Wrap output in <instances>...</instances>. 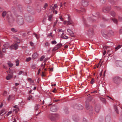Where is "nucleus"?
<instances>
[{
  "label": "nucleus",
  "instance_id": "nucleus-3",
  "mask_svg": "<svg viewBox=\"0 0 122 122\" xmlns=\"http://www.w3.org/2000/svg\"><path fill=\"white\" fill-rule=\"evenodd\" d=\"M94 19L93 20L91 18H89L87 19V20H86L85 19H84L83 20V21L84 22V24L85 27H89L90 25L89 24L92 23L93 21H94Z\"/></svg>",
  "mask_w": 122,
  "mask_h": 122
},
{
  "label": "nucleus",
  "instance_id": "nucleus-7",
  "mask_svg": "<svg viewBox=\"0 0 122 122\" xmlns=\"http://www.w3.org/2000/svg\"><path fill=\"white\" fill-rule=\"evenodd\" d=\"M94 32L92 28H90L88 30H86L85 31V33L88 35H92Z\"/></svg>",
  "mask_w": 122,
  "mask_h": 122
},
{
  "label": "nucleus",
  "instance_id": "nucleus-49",
  "mask_svg": "<svg viewBox=\"0 0 122 122\" xmlns=\"http://www.w3.org/2000/svg\"><path fill=\"white\" fill-rule=\"evenodd\" d=\"M7 92L5 91L3 93V95L4 96H6L7 95Z\"/></svg>",
  "mask_w": 122,
  "mask_h": 122
},
{
  "label": "nucleus",
  "instance_id": "nucleus-22",
  "mask_svg": "<svg viewBox=\"0 0 122 122\" xmlns=\"http://www.w3.org/2000/svg\"><path fill=\"white\" fill-rule=\"evenodd\" d=\"M110 116H107L106 117V122H109L110 120Z\"/></svg>",
  "mask_w": 122,
  "mask_h": 122
},
{
  "label": "nucleus",
  "instance_id": "nucleus-12",
  "mask_svg": "<svg viewBox=\"0 0 122 122\" xmlns=\"http://www.w3.org/2000/svg\"><path fill=\"white\" fill-rule=\"evenodd\" d=\"M58 107L56 106H53L50 109L51 111L55 112H56L58 110Z\"/></svg>",
  "mask_w": 122,
  "mask_h": 122
},
{
  "label": "nucleus",
  "instance_id": "nucleus-36",
  "mask_svg": "<svg viewBox=\"0 0 122 122\" xmlns=\"http://www.w3.org/2000/svg\"><path fill=\"white\" fill-rule=\"evenodd\" d=\"M45 58V56H42L40 58V60L41 61H42Z\"/></svg>",
  "mask_w": 122,
  "mask_h": 122
},
{
  "label": "nucleus",
  "instance_id": "nucleus-2",
  "mask_svg": "<svg viewBox=\"0 0 122 122\" xmlns=\"http://www.w3.org/2000/svg\"><path fill=\"white\" fill-rule=\"evenodd\" d=\"M114 32L112 30L109 31L107 33L106 32H103L102 33V36L106 38H108L114 35Z\"/></svg>",
  "mask_w": 122,
  "mask_h": 122
},
{
  "label": "nucleus",
  "instance_id": "nucleus-48",
  "mask_svg": "<svg viewBox=\"0 0 122 122\" xmlns=\"http://www.w3.org/2000/svg\"><path fill=\"white\" fill-rule=\"evenodd\" d=\"M70 35L72 37H74V33H73L72 31V32H71L70 34Z\"/></svg>",
  "mask_w": 122,
  "mask_h": 122
},
{
  "label": "nucleus",
  "instance_id": "nucleus-56",
  "mask_svg": "<svg viewBox=\"0 0 122 122\" xmlns=\"http://www.w3.org/2000/svg\"><path fill=\"white\" fill-rule=\"evenodd\" d=\"M23 71H21L19 72V73H18V74L19 75H21L23 73Z\"/></svg>",
  "mask_w": 122,
  "mask_h": 122
},
{
  "label": "nucleus",
  "instance_id": "nucleus-28",
  "mask_svg": "<svg viewBox=\"0 0 122 122\" xmlns=\"http://www.w3.org/2000/svg\"><path fill=\"white\" fill-rule=\"evenodd\" d=\"M11 30L14 33H15L16 32L17 30L14 28H12L11 29Z\"/></svg>",
  "mask_w": 122,
  "mask_h": 122
},
{
  "label": "nucleus",
  "instance_id": "nucleus-52",
  "mask_svg": "<svg viewBox=\"0 0 122 122\" xmlns=\"http://www.w3.org/2000/svg\"><path fill=\"white\" fill-rule=\"evenodd\" d=\"M94 78H92L91 81V84H93L94 82Z\"/></svg>",
  "mask_w": 122,
  "mask_h": 122
},
{
  "label": "nucleus",
  "instance_id": "nucleus-41",
  "mask_svg": "<svg viewBox=\"0 0 122 122\" xmlns=\"http://www.w3.org/2000/svg\"><path fill=\"white\" fill-rule=\"evenodd\" d=\"M59 49V48H58V47L56 46V47H55L53 49L52 51H55L56 50H57V49Z\"/></svg>",
  "mask_w": 122,
  "mask_h": 122
},
{
  "label": "nucleus",
  "instance_id": "nucleus-40",
  "mask_svg": "<svg viewBox=\"0 0 122 122\" xmlns=\"http://www.w3.org/2000/svg\"><path fill=\"white\" fill-rule=\"evenodd\" d=\"M100 2L102 3H104L106 1V0H99Z\"/></svg>",
  "mask_w": 122,
  "mask_h": 122
},
{
  "label": "nucleus",
  "instance_id": "nucleus-53",
  "mask_svg": "<svg viewBox=\"0 0 122 122\" xmlns=\"http://www.w3.org/2000/svg\"><path fill=\"white\" fill-rule=\"evenodd\" d=\"M0 56L2 58L3 56V54L2 52L1 51H0Z\"/></svg>",
  "mask_w": 122,
  "mask_h": 122
},
{
  "label": "nucleus",
  "instance_id": "nucleus-47",
  "mask_svg": "<svg viewBox=\"0 0 122 122\" xmlns=\"http://www.w3.org/2000/svg\"><path fill=\"white\" fill-rule=\"evenodd\" d=\"M50 8L51 10H52L53 11L54 10V8L53 6L51 5L50 6Z\"/></svg>",
  "mask_w": 122,
  "mask_h": 122
},
{
  "label": "nucleus",
  "instance_id": "nucleus-43",
  "mask_svg": "<svg viewBox=\"0 0 122 122\" xmlns=\"http://www.w3.org/2000/svg\"><path fill=\"white\" fill-rule=\"evenodd\" d=\"M111 4L113 5H116V2L113 0H112L111 2Z\"/></svg>",
  "mask_w": 122,
  "mask_h": 122
},
{
  "label": "nucleus",
  "instance_id": "nucleus-31",
  "mask_svg": "<svg viewBox=\"0 0 122 122\" xmlns=\"http://www.w3.org/2000/svg\"><path fill=\"white\" fill-rule=\"evenodd\" d=\"M62 46V44L61 43L58 44L56 45V46L58 47L59 49Z\"/></svg>",
  "mask_w": 122,
  "mask_h": 122
},
{
  "label": "nucleus",
  "instance_id": "nucleus-50",
  "mask_svg": "<svg viewBox=\"0 0 122 122\" xmlns=\"http://www.w3.org/2000/svg\"><path fill=\"white\" fill-rule=\"evenodd\" d=\"M31 59V58L30 57H29V58H26V61H30V60Z\"/></svg>",
  "mask_w": 122,
  "mask_h": 122
},
{
  "label": "nucleus",
  "instance_id": "nucleus-33",
  "mask_svg": "<svg viewBox=\"0 0 122 122\" xmlns=\"http://www.w3.org/2000/svg\"><path fill=\"white\" fill-rule=\"evenodd\" d=\"M50 44L48 42H46L45 44V47H49L50 45Z\"/></svg>",
  "mask_w": 122,
  "mask_h": 122
},
{
  "label": "nucleus",
  "instance_id": "nucleus-45",
  "mask_svg": "<svg viewBox=\"0 0 122 122\" xmlns=\"http://www.w3.org/2000/svg\"><path fill=\"white\" fill-rule=\"evenodd\" d=\"M121 46L120 45H119L117 47L115 48L116 51H117L120 48H121Z\"/></svg>",
  "mask_w": 122,
  "mask_h": 122
},
{
  "label": "nucleus",
  "instance_id": "nucleus-10",
  "mask_svg": "<svg viewBox=\"0 0 122 122\" xmlns=\"http://www.w3.org/2000/svg\"><path fill=\"white\" fill-rule=\"evenodd\" d=\"M73 23V22L69 17H68V21H65L64 22V24H67L69 25H72Z\"/></svg>",
  "mask_w": 122,
  "mask_h": 122
},
{
  "label": "nucleus",
  "instance_id": "nucleus-18",
  "mask_svg": "<svg viewBox=\"0 0 122 122\" xmlns=\"http://www.w3.org/2000/svg\"><path fill=\"white\" fill-rule=\"evenodd\" d=\"M13 77L12 75H11L10 74H8V75L6 77V79L7 80H10Z\"/></svg>",
  "mask_w": 122,
  "mask_h": 122
},
{
  "label": "nucleus",
  "instance_id": "nucleus-62",
  "mask_svg": "<svg viewBox=\"0 0 122 122\" xmlns=\"http://www.w3.org/2000/svg\"><path fill=\"white\" fill-rule=\"evenodd\" d=\"M83 122H87L86 119L85 118H84L83 119Z\"/></svg>",
  "mask_w": 122,
  "mask_h": 122
},
{
  "label": "nucleus",
  "instance_id": "nucleus-25",
  "mask_svg": "<svg viewBox=\"0 0 122 122\" xmlns=\"http://www.w3.org/2000/svg\"><path fill=\"white\" fill-rule=\"evenodd\" d=\"M110 14L113 17L115 16L116 15L115 12L114 11H112L110 13Z\"/></svg>",
  "mask_w": 122,
  "mask_h": 122
},
{
  "label": "nucleus",
  "instance_id": "nucleus-32",
  "mask_svg": "<svg viewBox=\"0 0 122 122\" xmlns=\"http://www.w3.org/2000/svg\"><path fill=\"white\" fill-rule=\"evenodd\" d=\"M34 35L35 36V37L37 39H38L39 38V35L36 34L35 33H34Z\"/></svg>",
  "mask_w": 122,
  "mask_h": 122
},
{
  "label": "nucleus",
  "instance_id": "nucleus-64",
  "mask_svg": "<svg viewBox=\"0 0 122 122\" xmlns=\"http://www.w3.org/2000/svg\"><path fill=\"white\" fill-rule=\"evenodd\" d=\"M53 13H55V14H56L57 13V11L56 10H54L53 11Z\"/></svg>",
  "mask_w": 122,
  "mask_h": 122
},
{
  "label": "nucleus",
  "instance_id": "nucleus-23",
  "mask_svg": "<svg viewBox=\"0 0 122 122\" xmlns=\"http://www.w3.org/2000/svg\"><path fill=\"white\" fill-rule=\"evenodd\" d=\"M39 106L38 105H36L34 107L35 110H37L39 108Z\"/></svg>",
  "mask_w": 122,
  "mask_h": 122
},
{
  "label": "nucleus",
  "instance_id": "nucleus-16",
  "mask_svg": "<svg viewBox=\"0 0 122 122\" xmlns=\"http://www.w3.org/2000/svg\"><path fill=\"white\" fill-rule=\"evenodd\" d=\"M100 106L99 105H96L95 107V109L96 112H98L100 110Z\"/></svg>",
  "mask_w": 122,
  "mask_h": 122
},
{
  "label": "nucleus",
  "instance_id": "nucleus-17",
  "mask_svg": "<svg viewBox=\"0 0 122 122\" xmlns=\"http://www.w3.org/2000/svg\"><path fill=\"white\" fill-rule=\"evenodd\" d=\"M76 108L77 109L81 110L83 109V107L81 105L79 104L77 106H76Z\"/></svg>",
  "mask_w": 122,
  "mask_h": 122
},
{
  "label": "nucleus",
  "instance_id": "nucleus-26",
  "mask_svg": "<svg viewBox=\"0 0 122 122\" xmlns=\"http://www.w3.org/2000/svg\"><path fill=\"white\" fill-rule=\"evenodd\" d=\"M86 109H88L89 108V104L87 102V101L86 102Z\"/></svg>",
  "mask_w": 122,
  "mask_h": 122
},
{
  "label": "nucleus",
  "instance_id": "nucleus-54",
  "mask_svg": "<svg viewBox=\"0 0 122 122\" xmlns=\"http://www.w3.org/2000/svg\"><path fill=\"white\" fill-rule=\"evenodd\" d=\"M12 112V111H10V112H9L7 114V116H9L10 114H11Z\"/></svg>",
  "mask_w": 122,
  "mask_h": 122
},
{
  "label": "nucleus",
  "instance_id": "nucleus-39",
  "mask_svg": "<svg viewBox=\"0 0 122 122\" xmlns=\"http://www.w3.org/2000/svg\"><path fill=\"white\" fill-rule=\"evenodd\" d=\"M26 3L29 4L31 2V0H24Z\"/></svg>",
  "mask_w": 122,
  "mask_h": 122
},
{
  "label": "nucleus",
  "instance_id": "nucleus-27",
  "mask_svg": "<svg viewBox=\"0 0 122 122\" xmlns=\"http://www.w3.org/2000/svg\"><path fill=\"white\" fill-rule=\"evenodd\" d=\"M112 20L115 23H117V19L115 18H113L112 19Z\"/></svg>",
  "mask_w": 122,
  "mask_h": 122
},
{
  "label": "nucleus",
  "instance_id": "nucleus-63",
  "mask_svg": "<svg viewBox=\"0 0 122 122\" xmlns=\"http://www.w3.org/2000/svg\"><path fill=\"white\" fill-rule=\"evenodd\" d=\"M57 20L54 23V26H55L56 25L57 23Z\"/></svg>",
  "mask_w": 122,
  "mask_h": 122
},
{
  "label": "nucleus",
  "instance_id": "nucleus-57",
  "mask_svg": "<svg viewBox=\"0 0 122 122\" xmlns=\"http://www.w3.org/2000/svg\"><path fill=\"white\" fill-rule=\"evenodd\" d=\"M32 97L31 95H30L28 99V100H30L31 99H32Z\"/></svg>",
  "mask_w": 122,
  "mask_h": 122
},
{
  "label": "nucleus",
  "instance_id": "nucleus-61",
  "mask_svg": "<svg viewBox=\"0 0 122 122\" xmlns=\"http://www.w3.org/2000/svg\"><path fill=\"white\" fill-rule=\"evenodd\" d=\"M63 122H70V121L69 120H64Z\"/></svg>",
  "mask_w": 122,
  "mask_h": 122
},
{
  "label": "nucleus",
  "instance_id": "nucleus-8",
  "mask_svg": "<svg viewBox=\"0 0 122 122\" xmlns=\"http://www.w3.org/2000/svg\"><path fill=\"white\" fill-rule=\"evenodd\" d=\"M81 3L83 6L86 7L88 5L89 1L87 0H82Z\"/></svg>",
  "mask_w": 122,
  "mask_h": 122
},
{
  "label": "nucleus",
  "instance_id": "nucleus-34",
  "mask_svg": "<svg viewBox=\"0 0 122 122\" xmlns=\"http://www.w3.org/2000/svg\"><path fill=\"white\" fill-rule=\"evenodd\" d=\"M52 15H50L49 16L48 19V20L49 21H51V20L52 18Z\"/></svg>",
  "mask_w": 122,
  "mask_h": 122
},
{
  "label": "nucleus",
  "instance_id": "nucleus-42",
  "mask_svg": "<svg viewBox=\"0 0 122 122\" xmlns=\"http://www.w3.org/2000/svg\"><path fill=\"white\" fill-rule=\"evenodd\" d=\"M16 66H18L19 65V61L18 60H17L16 61Z\"/></svg>",
  "mask_w": 122,
  "mask_h": 122
},
{
  "label": "nucleus",
  "instance_id": "nucleus-46",
  "mask_svg": "<svg viewBox=\"0 0 122 122\" xmlns=\"http://www.w3.org/2000/svg\"><path fill=\"white\" fill-rule=\"evenodd\" d=\"M56 43L57 42L55 40L51 42V43L52 44H56Z\"/></svg>",
  "mask_w": 122,
  "mask_h": 122
},
{
  "label": "nucleus",
  "instance_id": "nucleus-37",
  "mask_svg": "<svg viewBox=\"0 0 122 122\" xmlns=\"http://www.w3.org/2000/svg\"><path fill=\"white\" fill-rule=\"evenodd\" d=\"M114 107L115 110V111H116V112L117 113H118V110L117 109V106H115Z\"/></svg>",
  "mask_w": 122,
  "mask_h": 122
},
{
  "label": "nucleus",
  "instance_id": "nucleus-24",
  "mask_svg": "<svg viewBox=\"0 0 122 122\" xmlns=\"http://www.w3.org/2000/svg\"><path fill=\"white\" fill-rule=\"evenodd\" d=\"M101 61H99L98 63V65H97L96 66L97 68H98L99 66H100V67L102 65V63L103 62H102L101 63Z\"/></svg>",
  "mask_w": 122,
  "mask_h": 122
},
{
  "label": "nucleus",
  "instance_id": "nucleus-38",
  "mask_svg": "<svg viewBox=\"0 0 122 122\" xmlns=\"http://www.w3.org/2000/svg\"><path fill=\"white\" fill-rule=\"evenodd\" d=\"M8 65L10 67H11L13 65V64L10 62L8 63Z\"/></svg>",
  "mask_w": 122,
  "mask_h": 122
},
{
  "label": "nucleus",
  "instance_id": "nucleus-60",
  "mask_svg": "<svg viewBox=\"0 0 122 122\" xmlns=\"http://www.w3.org/2000/svg\"><path fill=\"white\" fill-rule=\"evenodd\" d=\"M119 32L120 34H121L122 33V29H120Z\"/></svg>",
  "mask_w": 122,
  "mask_h": 122
},
{
  "label": "nucleus",
  "instance_id": "nucleus-15",
  "mask_svg": "<svg viewBox=\"0 0 122 122\" xmlns=\"http://www.w3.org/2000/svg\"><path fill=\"white\" fill-rule=\"evenodd\" d=\"M14 95H10L9 97L8 98V100L9 101L10 100H13L14 99Z\"/></svg>",
  "mask_w": 122,
  "mask_h": 122
},
{
  "label": "nucleus",
  "instance_id": "nucleus-5",
  "mask_svg": "<svg viewBox=\"0 0 122 122\" xmlns=\"http://www.w3.org/2000/svg\"><path fill=\"white\" fill-rule=\"evenodd\" d=\"M7 16L8 18L9 22L12 23L14 21V19L12 16L10 11H9L7 12Z\"/></svg>",
  "mask_w": 122,
  "mask_h": 122
},
{
  "label": "nucleus",
  "instance_id": "nucleus-30",
  "mask_svg": "<svg viewBox=\"0 0 122 122\" xmlns=\"http://www.w3.org/2000/svg\"><path fill=\"white\" fill-rule=\"evenodd\" d=\"M64 112L66 113H69V111L67 108H65L64 110Z\"/></svg>",
  "mask_w": 122,
  "mask_h": 122
},
{
  "label": "nucleus",
  "instance_id": "nucleus-14",
  "mask_svg": "<svg viewBox=\"0 0 122 122\" xmlns=\"http://www.w3.org/2000/svg\"><path fill=\"white\" fill-rule=\"evenodd\" d=\"M111 9L110 7H105L103 8V12H108Z\"/></svg>",
  "mask_w": 122,
  "mask_h": 122
},
{
  "label": "nucleus",
  "instance_id": "nucleus-19",
  "mask_svg": "<svg viewBox=\"0 0 122 122\" xmlns=\"http://www.w3.org/2000/svg\"><path fill=\"white\" fill-rule=\"evenodd\" d=\"M100 99L101 100L104 104H106V101L105 99L102 97H100Z\"/></svg>",
  "mask_w": 122,
  "mask_h": 122
},
{
  "label": "nucleus",
  "instance_id": "nucleus-44",
  "mask_svg": "<svg viewBox=\"0 0 122 122\" xmlns=\"http://www.w3.org/2000/svg\"><path fill=\"white\" fill-rule=\"evenodd\" d=\"M36 11L38 13H40L41 11V9L39 8H37L36 9Z\"/></svg>",
  "mask_w": 122,
  "mask_h": 122
},
{
  "label": "nucleus",
  "instance_id": "nucleus-51",
  "mask_svg": "<svg viewBox=\"0 0 122 122\" xmlns=\"http://www.w3.org/2000/svg\"><path fill=\"white\" fill-rule=\"evenodd\" d=\"M48 6V4L47 3L45 4L44 5V8L45 9H46V7Z\"/></svg>",
  "mask_w": 122,
  "mask_h": 122
},
{
  "label": "nucleus",
  "instance_id": "nucleus-4",
  "mask_svg": "<svg viewBox=\"0 0 122 122\" xmlns=\"http://www.w3.org/2000/svg\"><path fill=\"white\" fill-rule=\"evenodd\" d=\"M112 81L113 82L117 85H118L122 81L121 78L118 76H115L113 77Z\"/></svg>",
  "mask_w": 122,
  "mask_h": 122
},
{
  "label": "nucleus",
  "instance_id": "nucleus-13",
  "mask_svg": "<svg viewBox=\"0 0 122 122\" xmlns=\"http://www.w3.org/2000/svg\"><path fill=\"white\" fill-rule=\"evenodd\" d=\"M7 72L8 74L12 75L13 76V72H15V70L10 69L9 70L7 71Z\"/></svg>",
  "mask_w": 122,
  "mask_h": 122
},
{
  "label": "nucleus",
  "instance_id": "nucleus-1",
  "mask_svg": "<svg viewBox=\"0 0 122 122\" xmlns=\"http://www.w3.org/2000/svg\"><path fill=\"white\" fill-rule=\"evenodd\" d=\"M14 43L15 44L14 45H12L10 46V47L9 44L8 43H6L4 45V47L3 48L2 50L3 52L5 53L6 51V50L8 49L9 47L10 49H15V50L17 49L18 46V45L16 44L19 43L20 42V40L16 37H14Z\"/></svg>",
  "mask_w": 122,
  "mask_h": 122
},
{
  "label": "nucleus",
  "instance_id": "nucleus-58",
  "mask_svg": "<svg viewBox=\"0 0 122 122\" xmlns=\"http://www.w3.org/2000/svg\"><path fill=\"white\" fill-rule=\"evenodd\" d=\"M92 97H89L88 99V100L89 101H90L92 100Z\"/></svg>",
  "mask_w": 122,
  "mask_h": 122
},
{
  "label": "nucleus",
  "instance_id": "nucleus-6",
  "mask_svg": "<svg viewBox=\"0 0 122 122\" xmlns=\"http://www.w3.org/2000/svg\"><path fill=\"white\" fill-rule=\"evenodd\" d=\"M16 21L19 25H22L24 23V19L21 16H19L17 17Z\"/></svg>",
  "mask_w": 122,
  "mask_h": 122
},
{
  "label": "nucleus",
  "instance_id": "nucleus-35",
  "mask_svg": "<svg viewBox=\"0 0 122 122\" xmlns=\"http://www.w3.org/2000/svg\"><path fill=\"white\" fill-rule=\"evenodd\" d=\"M61 38L64 39H67L68 38V37L66 35H64Z\"/></svg>",
  "mask_w": 122,
  "mask_h": 122
},
{
  "label": "nucleus",
  "instance_id": "nucleus-9",
  "mask_svg": "<svg viewBox=\"0 0 122 122\" xmlns=\"http://www.w3.org/2000/svg\"><path fill=\"white\" fill-rule=\"evenodd\" d=\"M74 7L76 12L79 13L81 12V11L80 10L81 7L79 4L76 5L74 6Z\"/></svg>",
  "mask_w": 122,
  "mask_h": 122
},
{
  "label": "nucleus",
  "instance_id": "nucleus-20",
  "mask_svg": "<svg viewBox=\"0 0 122 122\" xmlns=\"http://www.w3.org/2000/svg\"><path fill=\"white\" fill-rule=\"evenodd\" d=\"M38 56L37 54V53H35L32 56V58L35 59Z\"/></svg>",
  "mask_w": 122,
  "mask_h": 122
},
{
  "label": "nucleus",
  "instance_id": "nucleus-55",
  "mask_svg": "<svg viewBox=\"0 0 122 122\" xmlns=\"http://www.w3.org/2000/svg\"><path fill=\"white\" fill-rule=\"evenodd\" d=\"M67 31L70 34L71 32H72V31L71 30L69 29H68L67 30Z\"/></svg>",
  "mask_w": 122,
  "mask_h": 122
},
{
  "label": "nucleus",
  "instance_id": "nucleus-59",
  "mask_svg": "<svg viewBox=\"0 0 122 122\" xmlns=\"http://www.w3.org/2000/svg\"><path fill=\"white\" fill-rule=\"evenodd\" d=\"M119 20L120 21H122V17H119L118 18Z\"/></svg>",
  "mask_w": 122,
  "mask_h": 122
},
{
  "label": "nucleus",
  "instance_id": "nucleus-11",
  "mask_svg": "<svg viewBox=\"0 0 122 122\" xmlns=\"http://www.w3.org/2000/svg\"><path fill=\"white\" fill-rule=\"evenodd\" d=\"M57 115L55 114H53L50 118L51 120L52 121H55L57 119Z\"/></svg>",
  "mask_w": 122,
  "mask_h": 122
},
{
  "label": "nucleus",
  "instance_id": "nucleus-21",
  "mask_svg": "<svg viewBox=\"0 0 122 122\" xmlns=\"http://www.w3.org/2000/svg\"><path fill=\"white\" fill-rule=\"evenodd\" d=\"M14 108H15V109H13V111H16V112H17L19 110V109L18 108V106L17 105H16L14 106Z\"/></svg>",
  "mask_w": 122,
  "mask_h": 122
},
{
  "label": "nucleus",
  "instance_id": "nucleus-29",
  "mask_svg": "<svg viewBox=\"0 0 122 122\" xmlns=\"http://www.w3.org/2000/svg\"><path fill=\"white\" fill-rule=\"evenodd\" d=\"M6 15H7V12L6 11H4L2 13V16L3 17H4Z\"/></svg>",
  "mask_w": 122,
  "mask_h": 122
}]
</instances>
